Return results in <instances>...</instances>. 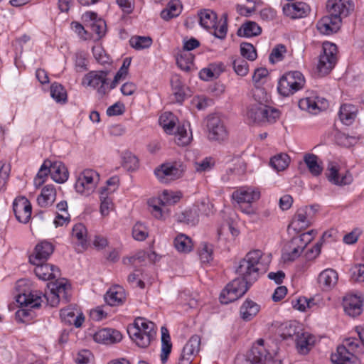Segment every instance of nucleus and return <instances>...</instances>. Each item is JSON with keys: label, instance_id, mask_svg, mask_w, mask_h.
I'll return each mask as SVG.
<instances>
[{"label": "nucleus", "instance_id": "49", "mask_svg": "<svg viewBox=\"0 0 364 364\" xmlns=\"http://www.w3.org/2000/svg\"><path fill=\"white\" fill-rule=\"evenodd\" d=\"M159 124L167 134H171L176 126L174 115L171 112H164L159 117Z\"/></svg>", "mask_w": 364, "mask_h": 364}, {"label": "nucleus", "instance_id": "23", "mask_svg": "<svg viewBox=\"0 0 364 364\" xmlns=\"http://www.w3.org/2000/svg\"><path fill=\"white\" fill-rule=\"evenodd\" d=\"M54 246L47 241H42L38 243L33 253L29 257V262L31 264H39L46 262L52 255Z\"/></svg>", "mask_w": 364, "mask_h": 364}, {"label": "nucleus", "instance_id": "18", "mask_svg": "<svg viewBox=\"0 0 364 364\" xmlns=\"http://www.w3.org/2000/svg\"><path fill=\"white\" fill-rule=\"evenodd\" d=\"M200 338L192 336L184 346L177 364H191L200 350Z\"/></svg>", "mask_w": 364, "mask_h": 364}, {"label": "nucleus", "instance_id": "28", "mask_svg": "<svg viewBox=\"0 0 364 364\" xmlns=\"http://www.w3.org/2000/svg\"><path fill=\"white\" fill-rule=\"evenodd\" d=\"M341 23V19L328 15L318 21L316 27L321 33L329 35L338 31Z\"/></svg>", "mask_w": 364, "mask_h": 364}, {"label": "nucleus", "instance_id": "63", "mask_svg": "<svg viewBox=\"0 0 364 364\" xmlns=\"http://www.w3.org/2000/svg\"><path fill=\"white\" fill-rule=\"evenodd\" d=\"M149 206L150 208V211L153 214V215L158 219L162 218V210L161 208L163 203L161 200L159 198H152L148 201Z\"/></svg>", "mask_w": 364, "mask_h": 364}, {"label": "nucleus", "instance_id": "41", "mask_svg": "<svg viewBox=\"0 0 364 364\" xmlns=\"http://www.w3.org/2000/svg\"><path fill=\"white\" fill-rule=\"evenodd\" d=\"M280 336L283 339H288L296 337L300 331H302L301 327L296 321H289L282 324L279 329Z\"/></svg>", "mask_w": 364, "mask_h": 364}, {"label": "nucleus", "instance_id": "4", "mask_svg": "<svg viewBox=\"0 0 364 364\" xmlns=\"http://www.w3.org/2000/svg\"><path fill=\"white\" fill-rule=\"evenodd\" d=\"M130 338L141 348L148 347L154 339L156 331L155 324L143 317H138L127 328Z\"/></svg>", "mask_w": 364, "mask_h": 364}, {"label": "nucleus", "instance_id": "59", "mask_svg": "<svg viewBox=\"0 0 364 364\" xmlns=\"http://www.w3.org/2000/svg\"><path fill=\"white\" fill-rule=\"evenodd\" d=\"M316 233L317 232L316 230H311L298 236L294 237L293 238L295 242L299 244V245L301 246L303 249H304L306 245L313 240Z\"/></svg>", "mask_w": 364, "mask_h": 364}, {"label": "nucleus", "instance_id": "10", "mask_svg": "<svg viewBox=\"0 0 364 364\" xmlns=\"http://www.w3.org/2000/svg\"><path fill=\"white\" fill-rule=\"evenodd\" d=\"M252 284H247L242 277L233 279L227 284L220 294V301L222 304H229L242 296Z\"/></svg>", "mask_w": 364, "mask_h": 364}, {"label": "nucleus", "instance_id": "5", "mask_svg": "<svg viewBox=\"0 0 364 364\" xmlns=\"http://www.w3.org/2000/svg\"><path fill=\"white\" fill-rule=\"evenodd\" d=\"M360 341L356 338H348L337 348L336 353L332 354L331 360L335 364H360L355 355L360 350Z\"/></svg>", "mask_w": 364, "mask_h": 364}, {"label": "nucleus", "instance_id": "34", "mask_svg": "<svg viewBox=\"0 0 364 364\" xmlns=\"http://www.w3.org/2000/svg\"><path fill=\"white\" fill-rule=\"evenodd\" d=\"M48 166L50 169V176L53 181L61 183L68 178V171L64 164L61 161L51 162L49 161Z\"/></svg>", "mask_w": 364, "mask_h": 364}, {"label": "nucleus", "instance_id": "60", "mask_svg": "<svg viewBox=\"0 0 364 364\" xmlns=\"http://www.w3.org/2000/svg\"><path fill=\"white\" fill-rule=\"evenodd\" d=\"M193 57L190 53L180 54L176 58V62L183 70L188 71L190 70L191 65L193 63Z\"/></svg>", "mask_w": 364, "mask_h": 364}, {"label": "nucleus", "instance_id": "62", "mask_svg": "<svg viewBox=\"0 0 364 364\" xmlns=\"http://www.w3.org/2000/svg\"><path fill=\"white\" fill-rule=\"evenodd\" d=\"M180 193H174L171 191H164L159 198L163 205H171L176 203L181 198Z\"/></svg>", "mask_w": 364, "mask_h": 364}, {"label": "nucleus", "instance_id": "19", "mask_svg": "<svg viewBox=\"0 0 364 364\" xmlns=\"http://www.w3.org/2000/svg\"><path fill=\"white\" fill-rule=\"evenodd\" d=\"M313 208L302 207L297 210L289 228L294 230H301L311 225L313 219Z\"/></svg>", "mask_w": 364, "mask_h": 364}, {"label": "nucleus", "instance_id": "21", "mask_svg": "<svg viewBox=\"0 0 364 364\" xmlns=\"http://www.w3.org/2000/svg\"><path fill=\"white\" fill-rule=\"evenodd\" d=\"M363 299L357 294H348L343 297V306L345 313L351 317L359 316L363 311Z\"/></svg>", "mask_w": 364, "mask_h": 364}, {"label": "nucleus", "instance_id": "33", "mask_svg": "<svg viewBox=\"0 0 364 364\" xmlns=\"http://www.w3.org/2000/svg\"><path fill=\"white\" fill-rule=\"evenodd\" d=\"M126 299L124 289L115 285L111 287L105 296V301L109 306H118L124 303Z\"/></svg>", "mask_w": 364, "mask_h": 364}, {"label": "nucleus", "instance_id": "35", "mask_svg": "<svg viewBox=\"0 0 364 364\" xmlns=\"http://www.w3.org/2000/svg\"><path fill=\"white\" fill-rule=\"evenodd\" d=\"M309 10V6L302 2L287 4L283 8L284 13L291 18H301L305 16Z\"/></svg>", "mask_w": 364, "mask_h": 364}, {"label": "nucleus", "instance_id": "17", "mask_svg": "<svg viewBox=\"0 0 364 364\" xmlns=\"http://www.w3.org/2000/svg\"><path fill=\"white\" fill-rule=\"evenodd\" d=\"M299 107L310 114H316L328 107V102L323 97L316 95L305 97L299 101Z\"/></svg>", "mask_w": 364, "mask_h": 364}, {"label": "nucleus", "instance_id": "56", "mask_svg": "<svg viewBox=\"0 0 364 364\" xmlns=\"http://www.w3.org/2000/svg\"><path fill=\"white\" fill-rule=\"evenodd\" d=\"M240 53L243 58L250 61L255 60L257 57L256 49L249 43L244 42L240 44Z\"/></svg>", "mask_w": 364, "mask_h": 364}, {"label": "nucleus", "instance_id": "44", "mask_svg": "<svg viewBox=\"0 0 364 364\" xmlns=\"http://www.w3.org/2000/svg\"><path fill=\"white\" fill-rule=\"evenodd\" d=\"M304 161L313 176H318L322 173L323 168L318 162L317 156L313 154H306L304 157Z\"/></svg>", "mask_w": 364, "mask_h": 364}, {"label": "nucleus", "instance_id": "50", "mask_svg": "<svg viewBox=\"0 0 364 364\" xmlns=\"http://www.w3.org/2000/svg\"><path fill=\"white\" fill-rule=\"evenodd\" d=\"M50 95L57 102L65 103L67 102L66 90L60 84H52L50 86Z\"/></svg>", "mask_w": 364, "mask_h": 364}, {"label": "nucleus", "instance_id": "57", "mask_svg": "<svg viewBox=\"0 0 364 364\" xmlns=\"http://www.w3.org/2000/svg\"><path fill=\"white\" fill-rule=\"evenodd\" d=\"M171 85L174 90V95L178 102H182L184 97L183 84L178 75L173 76L171 79Z\"/></svg>", "mask_w": 364, "mask_h": 364}, {"label": "nucleus", "instance_id": "32", "mask_svg": "<svg viewBox=\"0 0 364 364\" xmlns=\"http://www.w3.org/2000/svg\"><path fill=\"white\" fill-rule=\"evenodd\" d=\"M304 249L292 238L284 247L282 258L284 262L294 261L298 258Z\"/></svg>", "mask_w": 364, "mask_h": 364}, {"label": "nucleus", "instance_id": "37", "mask_svg": "<svg viewBox=\"0 0 364 364\" xmlns=\"http://www.w3.org/2000/svg\"><path fill=\"white\" fill-rule=\"evenodd\" d=\"M358 108L351 104H344L341 105L339 110V118L341 121L346 125L351 124L357 117Z\"/></svg>", "mask_w": 364, "mask_h": 364}, {"label": "nucleus", "instance_id": "31", "mask_svg": "<svg viewBox=\"0 0 364 364\" xmlns=\"http://www.w3.org/2000/svg\"><path fill=\"white\" fill-rule=\"evenodd\" d=\"M16 301L21 306L38 308L43 301V297L37 291L24 292L16 296Z\"/></svg>", "mask_w": 364, "mask_h": 364}, {"label": "nucleus", "instance_id": "8", "mask_svg": "<svg viewBox=\"0 0 364 364\" xmlns=\"http://www.w3.org/2000/svg\"><path fill=\"white\" fill-rule=\"evenodd\" d=\"M50 289L43 297L52 307L56 306L60 301L68 302L70 298L71 286L65 279H57L47 284Z\"/></svg>", "mask_w": 364, "mask_h": 364}, {"label": "nucleus", "instance_id": "29", "mask_svg": "<svg viewBox=\"0 0 364 364\" xmlns=\"http://www.w3.org/2000/svg\"><path fill=\"white\" fill-rule=\"evenodd\" d=\"M94 338L98 343L112 344L119 342L122 338V335L117 330L103 328L95 334Z\"/></svg>", "mask_w": 364, "mask_h": 364}, {"label": "nucleus", "instance_id": "27", "mask_svg": "<svg viewBox=\"0 0 364 364\" xmlns=\"http://www.w3.org/2000/svg\"><path fill=\"white\" fill-rule=\"evenodd\" d=\"M338 274L331 268L323 270L318 277L319 287L324 291L332 289L337 284Z\"/></svg>", "mask_w": 364, "mask_h": 364}, {"label": "nucleus", "instance_id": "26", "mask_svg": "<svg viewBox=\"0 0 364 364\" xmlns=\"http://www.w3.org/2000/svg\"><path fill=\"white\" fill-rule=\"evenodd\" d=\"M326 176L329 181L338 186L350 184L353 181L351 174L346 171L344 175L341 176L336 164L330 162L327 168Z\"/></svg>", "mask_w": 364, "mask_h": 364}, {"label": "nucleus", "instance_id": "36", "mask_svg": "<svg viewBox=\"0 0 364 364\" xmlns=\"http://www.w3.org/2000/svg\"><path fill=\"white\" fill-rule=\"evenodd\" d=\"M259 306L255 301L247 299L244 301L240 309V314L242 320L251 321L259 311Z\"/></svg>", "mask_w": 364, "mask_h": 364}, {"label": "nucleus", "instance_id": "11", "mask_svg": "<svg viewBox=\"0 0 364 364\" xmlns=\"http://www.w3.org/2000/svg\"><path fill=\"white\" fill-rule=\"evenodd\" d=\"M186 166L181 161L165 163L155 169L154 173L160 182L167 183L183 176Z\"/></svg>", "mask_w": 364, "mask_h": 364}, {"label": "nucleus", "instance_id": "6", "mask_svg": "<svg viewBox=\"0 0 364 364\" xmlns=\"http://www.w3.org/2000/svg\"><path fill=\"white\" fill-rule=\"evenodd\" d=\"M228 16L223 14L219 21L217 14L210 9L199 13V21L202 27L207 30L213 29V35L220 39H224L228 32Z\"/></svg>", "mask_w": 364, "mask_h": 364}, {"label": "nucleus", "instance_id": "22", "mask_svg": "<svg viewBox=\"0 0 364 364\" xmlns=\"http://www.w3.org/2000/svg\"><path fill=\"white\" fill-rule=\"evenodd\" d=\"M326 9L329 16L337 18L342 21L343 18L348 16L352 10V4L349 1L343 0H328Z\"/></svg>", "mask_w": 364, "mask_h": 364}, {"label": "nucleus", "instance_id": "7", "mask_svg": "<svg viewBox=\"0 0 364 364\" xmlns=\"http://www.w3.org/2000/svg\"><path fill=\"white\" fill-rule=\"evenodd\" d=\"M279 114L277 109L263 103H253L247 107L246 117L250 123H273L279 117Z\"/></svg>", "mask_w": 364, "mask_h": 364}, {"label": "nucleus", "instance_id": "9", "mask_svg": "<svg viewBox=\"0 0 364 364\" xmlns=\"http://www.w3.org/2000/svg\"><path fill=\"white\" fill-rule=\"evenodd\" d=\"M305 85V79L299 71H290L285 73L278 83V92L284 97L293 95L302 89Z\"/></svg>", "mask_w": 364, "mask_h": 364}, {"label": "nucleus", "instance_id": "20", "mask_svg": "<svg viewBox=\"0 0 364 364\" xmlns=\"http://www.w3.org/2000/svg\"><path fill=\"white\" fill-rule=\"evenodd\" d=\"M13 210L18 222L24 224L28 223L31 217L32 207L26 197H18L14 200Z\"/></svg>", "mask_w": 364, "mask_h": 364}, {"label": "nucleus", "instance_id": "38", "mask_svg": "<svg viewBox=\"0 0 364 364\" xmlns=\"http://www.w3.org/2000/svg\"><path fill=\"white\" fill-rule=\"evenodd\" d=\"M56 191L53 186L47 185L42 189L41 195L38 197V203L41 207L51 205L55 200Z\"/></svg>", "mask_w": 364, "mask_h": 364}, {"label": "nucleus", "instance_id": "25", "mask_svg": "<svg viewBox=\"0 0 364 364\" xmlns=\"http://www.w3.org/2000/svg\"><path fill=\"white\" fill-rule=\"evenodd\" d=\"M62 320L68 324L74 325L79 328L85 321L83 314L76 306H68L60 310V314Z\"/></svg>", "mask_w": 364, "mask_h": 364}, {"label": "nucleus", "instance_id": "53", "mask_svg": "<svg viewBox=\"0 0 364 364\" xmlns=\"http://www.w3.org/2000/svg\"><path fill=\"white\" fill-rule=\"evenodd\" d=\"M49 160H46L41 166L36 178L34 184L36 187H40L46 181L48 174L50 175V166H48Z\"/></svg>", "mask_w": 364, "mask_h": 364}, {"label": "nucleus", "instance_id": "43", "mask_svg": "<svg viewBox=\"0 0 364 364\" xmlns=\"http://www.w3.org/2000/svg\"><path fill=\"white\" fill-rule=\"evenodd\" d=\"M312 338L311 335L303 330L294 338L296 346L300 353L306 354L309 351V346Z\"/></svg>", "mask_w": 364, "mask_h": 364}, {"label": "nucleus", "instance_id": "13", "mask_svg": "<svg viewBox=\"0 0 364 364\" xmlns=\"http://www.w3.org/2000/svg\"><path fill=\"white\" fill-rule=\"evenodd\" d=\"M337 46L330 42L323 43V53L320 55L318 70L322 75L328 74L337 62Z\"/></svg>", "mask_w": 364, "mask_h": 364}, {"label": "nucleus", "instance_id": "24", "mask_svg": "<svg viewBox=\"0 0 364 364\" xmlns=\"http://www.w3.org/2000/svg\"><path fill=\"white\" fill-rule=\"evenodd\" d=\"M33 264L36 266L34 272L40 279L43 281L60 279V271L58 267L45 262Z\"/></svg>", "mask_w": 364, "mask_h": 364}, {"label": "nucleus", "instance_id": "46", "mask_svg": "<svg viewBox=\"0 0 364 364\" xmlns=\"http://www.w3.org/2000/svg\"><path fill=\"white\" fill-rule=\"evenodd\" d=\"M290 162L289 156L284 153H280L271 158L270 165L277 171L284 170Z\"/></svg>", "mask_w": 364, "mask_h": 364}, {"label": "nucleus", "instance_id": "2", "mask_svg": "<svg viewBox=\"0 0 364 364\" xmlns=\"http://www.w3.org/2000/svg\"><path fill=\"white\" fill-rule=\"evenodd\" d=\"M270 262L271 255L264 254L259 250H252L240 262L236 272L247 284H253L267 272Z\"/></svg>", "mask_w": 364, "mask_h": 364}, {"label": "nucleus", "instance_id": "16", "mask_svg": "<svg viewBox=\"0 0 364 364\" xmlns=\"http://www.w3.org/2000/svg\"><path fill=\"white\" fill-rule=\"evenodd\" d=\"M208 138L210 141L221 142L228 137V132L223 121L218 116H209L207 119Z\"/></svg>", "mask_w": 364, "mask_h": 364}, {"label": "nucleus", "instance_id": "30", "mask_svg": "<svg viewBox=\"0 0 364 364\" xmlns=\"http://www.w3.org/2000/svg\"><path fill=\"white\" fill-rule=\"evenodd\" d=\"M268 359H272V357L264 347L261 346H253L247 355V360L251 364H263L267 363Z\"/></svg>", "mask_w": 364, "mask_h": 364}, {"label": "nucleus", "instance_id": "1", "mask_svg": "<svg viewBox=\"0 0 364 364\" xmlns=\"http://www.w3.org/2000/svg\"><path fill=\"white\" fill-rule=\"evenodd\" d=\"M270 262L271 255L264 254L259 250H252L240 262L236 272L247 284H253L267 272Z\"/></svg>", "mask_w": 364, "mask_h": 364}, {"label": "nucleus", "instance_id": "61", "mask_svg": "<svg viewBox=\"0 0 364 364\" xmlns=\"http://www.w3.org/2000/svg\"><path fill=\"white\" fill-rule=\"evenodd\" d=\"M133 237L139 241L144 240L148 236L146 228L141 223H136L132 229Z\"/></svg>", "mask_w": 364, "mask_h": 364}, {"label": "nucleus", "instance_id": "55", "mask_svg": "<svg viewBox=\"0 0 364 364\" xmlns=\"http://www.w3.org/2000/svg\"><path fill=\"white\" fill-rule=\"evenodd\" d=\"M33 311L29 309H21L15 313V318L18 322L29 323L34 318Z\"/></svg>", "mask_w": 364, "mask_h": 364}, {"label": "nucleus", "instance_id": "58", "mask_svg": "<svg viewBox=\"0 0 364 364\" xmlns=\"http://www.w3.org/2000/svg\"><path fill=\"white\" fill-rule=\"evenodd\" d=\"M107 189L102 188L100 192V212L102 215H108L109 210L112 208V200L107 196Z\"/></svg>", "mask_w": 364, "mask_h": 364}, {"label": "nucleus", "instance_id": "64", "mask_svg": "<svg viewBox=\"0 0 364 364\" xmlns=\"http://www.w3.org/2000/svg\"><path fill=\"white\" fill-rule=\"evenodd\" d=\"M177 220L190 225H195L198 221L195 213L192 210H186L184 213H182L178 216Z\"/></svg>", "mask_w": 364, "mask_h": 364}, {"label": "nucleus", "instance_id": "15", "mask_svg": "<svg viewBox=\"0 0 364 364\" xmlns=\"http://www.w3.org/2000/svg\"><path fill=\"white\" fill-rule=\"evenodd\" d=\"M107 75L108 72L105 70L90 71L84 76L82 84L96 89L97 93L102 97L109 92Z\"/></svg>", "mask_w": 364, "mask_h": 364}, {"label": "nucleus", "instance_id": "45", "mask_svg": "<svg viewBox=\"0 0 364 364\" xmlns=\"http://www.w3.org/2000/svg\"><path fill=\"white\" fill-rule=\"evenodd\" d=\"M72 236L76 239L78 245H80L82 249L87 246V229L82 223L76 224L73 226L72 230Z\"/></svg>", "mask_w": 364, "mask_h": 364}, {"label": "nucleus", "instance_id": "3", "mask_svg": "<svg viewBox=\"0 0 364 364\" xmlns=\"http://www.w3.org/2000/svg\"><path fill=\"white\" fill-rule=\"evenodd\" d=\"M270 262L271 255L264 254L259 250H252L240 262L236 272L247 284H253L267 272Z\"/></svg>", "mask_w": 364, "mask_h": 364}, {"label": "nucleus", "instance_id": "40", "mask_svg": "<svg viewBox=\"0 0 364 364\" xmlns=\"http://www.w3.org/2000/svg\"><path fill=\"white\" fill-rule=\"evenodd\" d=\"M172 343L171 342V338L168 331L166 328H161V360L162 363H165L168 358L169 354L171 352Z\"/></svg>", "mask_w": 364, "mask_h": 364}, {"label": "nucleus", "instance_id": "39", "mask_svg": "<svg viewBox=\"0 0 364 364\" xmlns=\"http://www.w3.org/2000/svg\"><path fill=\"white\" fill-rule=\"evenodd\" d=\"M262 33L261 27L255 21H248L242 24L237 34L242 37L259 36Z\"/></svg>", "mask_w": 364, "mask_h": 364}, {"label": "nucleus", "instance_id": "51", "mask_svg": "<svg viewBox=\"0 0 364 364\" xmlns=\"http://www.w3.org/2000/svg\"><path fill=\"white\" fill-rule=\"evenodd\" d=\"M130 46L136 49L141 50L149 48L152 44V39L149 36H132L129 40Z\"/></svg>", "mask_w": 364, "mask_h": 364}, {"label": "nucleus", "instance_id": "42", "mask_svg": "<svg viewBox=\"0 0 364 364\" xmlns=\"http://www.w3.org/2000/svg\"><path fill=\"white\" fill-rule=\"evenodd\" d=\"M173 245L178 252L183 253L190 252L193 247V243L191 237L182 233L175 237Z\"/></svg>", "mask_w": 364, "mask_h": 364}, {"label": "nucleus", "instance_id": "47", "mask_svg": "<svg viewBox=\"0 0 364 364\" xmlns=\"http://www.w3.org/2000/svg\"><path fill=\"white\" fill-rule=\"evenodd\" d=\"M181 11V6L178 1H171L168 3V7L161 12V17L168 21L172 18L178 16Z\"/></svg>", "mask_w": 364, "mask_h": 364}, {"label": "nucleus", "instance_id": "52", "mask_svg": "<svg viewBox=\"0 0 364 364\" xmlns=\"http://www.w3.org/2000/svg\"><path fill=\"white\" fill-rule=\"evenodd\" d=\"M232 67L237 75L246 76L249 72L248 63L242 58L237 57L232 60Z\"/></svg>", "mask_w": 364, "mask_h": 364}, {"label": "nucleus", "instance_id": "54", "mask_svg": "<svg viewBox=\"0 0 364 364\" xmlns=\"http://www.w3.org/2000/svg\"><path fill=\"white\" fill-rule=\"evenodd\" d=\"M213 245L203 242L199 249V257L201 262L209 263L213 260Z\"/></svg>", "mask_w": 364, "mask_h": 364}, {"label": "nucleus", "instance_id": "12", "mask_svg": "<svg viewBox=\"0 0 364 364\" xmlns=\"http://www.w3.org/2000/svg\"><path fill=\"white\" fill-rule=\"evenodd\" d=\"M100 181L99 173L92 169H85L77 176L75 184V190L77 193L89 196L96 188Z\"/></svg>", "mask_w": 364, "mask_h": 364}, {"label": "nucleus", "instance_id": "48", "mask_svg": "<svg viewBox=\"0 0 364 364\" xmlns=\"http://www.w3.org/2000/svg\"><path fill=\"white\" fill-rule=\"evenodd\" d=\"M191 139L192 136L188 134L184 125L178 126L174 136L176 144L181 146H185L190 144Z\"/></svg>", "mask_w": 364, "mask_h": 364}, {"label": "nucleus", "instance_id": "14", "mask_svg": "<svg viewBox=\"0 0 364 364\" xmlns=\"http://www.w3.org/2000/svg\"><path fill=\"white\" fill-rule=\"evenodd\" d=\"M232 197L242 212L250 214L252 213L251 203L259 198L260 193L251 188H242L235 191Z\"/></svg>", "mask_w": 364, "mask_h": 364}]
</instances>
